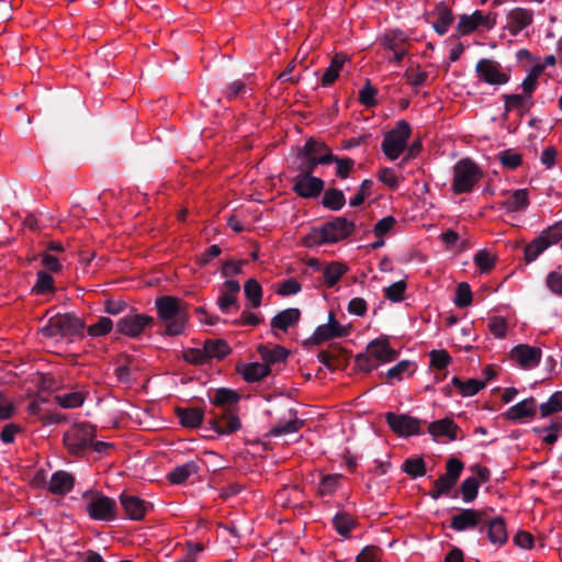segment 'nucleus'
<instances>
[{
	"label": "nucleus",
	"instance_id": "obj_49",
	"mask_svg": "<svg viewBox=\"0 0 562 562\" xmlns=\"http://www.w3.org/2000/svg\"><path fill=\"white\" fill-rule=\"evenodd\" d=\"M474 263L482 273H487L496 266V258L486 249L479 250L474 255Z\"/></svg>",
	"mask_w": 562,
	"mask_h": 562
},
{
	"label": "nucleus",
	"instance_id": "obj_7",
	"mask_svg": "<svg viewBox=\"0 0 562 562\" xmlns=\"http://www.w3.org/2000/svg\"><path fill=\"white\" fill-rule=\"evenodd\" d=\"M95 436V429L87 423L75 424L64 434V445L71 454H81Z\"/></svg>",
	"mask_w": 562,
	"mask_h": 562
},
{
	"label": "nucleus",
	"instance_id": "obj_26",
	"mask_svg": "<svg viewBox=\"0 0 562 562\" xmlns=\"http://www.w3.org/2000/svg\"><path fill=\"white\" fill-rule=\"evenodd\" d=\"M301 318V312L299 308L290 307L279 312L271 318L270 326L273 330L278 329L286 333L290 327H293L299 323Z\"/></svg>",
	"mask_w": 562,
	"mask_h": 562
},
{
	"label": "nucleus",
	"instance_id": "obj_1",
	"mask_svg": "<svg viewBox=\"0 0 562 562\" xmlns=\"http://www.w3.org/2000/svg\"><path fill=\"white\" fill-rule=\"evenodd\" d=\"M155 305L159 319L166 324V335H181L188 323L189 304L181 299L164 295L156 299Z\"/></svg>",
	"mask_w": 562,
	"mask_h": 562
},
{
	"label": "nucleus",
	"instance_id": "obj_40",
	"mask_svg": "<svg viewBox=\"0 0 562 562\" xmlns=\"http://www.w3.org/2000/svg\"><path fill=\"white\" fill-rule=\"evenodd\" d=\"M452 384L459 390L462 396H473L485 387V382L477 379L461 381L458 376L452 379Z\"/></svg>",
	"mask_w": 562,
	"mask_h": 562
},
{
	"label": "nucleus",
	"instance_id": "obj_22",
	"mask_svg": "<svg viewBox=\"0 0 562 562\" xmlns=\"http://www.w3.org/2000/svg\"><path fill=\"white\" fill-rule=\"evenodd\" d=\"M379 364L391 362L396 359L397 352L394 350L386 339H374L366 350Z\"/></svg>",
	"mask_w": 562,
	"mask_h": 562
},
{
	"label": "nucleus",
	"instance_id": "obj_57",
	"mask_svg": "<svg viewBox=\"0 0 562 562\" xmlns=\"http://www.w3.org/2000/svg\"><path fill=\"white\" fill-rule=\"evenodd\" d=\"M540 236L547 240L549 247L562 240V221L555 222L540 233Z\"/></svg>",
	"mask_w": 562,
	"mask_h": 562
},
{
	"label": "nucleus",
	"instance_id": "obj_55",
	"mask_svg": "<svg viewBox=\"0 0 562 562\" xmlns=\"http://www.w3.org/2000/svg\"><path fill=\"white\" fill-rule=\"evenodd\" d=\"M407 284L404 280L397 281L384 289V296L391 302H402L405 297Z\"/></svg>",
	"mask_w": 562,
	"mask_h": 562
},
{
	"label": "nucleus",
	"instance_id": "obj_9",
	"mask_svg": "<svg viewBox=\"0 0 562 562\" xmlns=\"http://www.w3.org/2000/svg\"><path fill=\"white\" fill-rule=\"evenodd\" d=\"M154 317L146 314L132 313L121 317L116 323V331L130 338H137L154 326Z\"/></svg>",
	"mask_w": 562,
	"mask_h": 562
},
{
	"label": "nucleus",
	"instance_id": "obj_8",
	"mask_svg": "<svg viewBox=\"0 0 562 562\" xmlns=\"http://www.w3.org/2000/svg\"><path fill=\"white\" fill-rule=\"evenodd\" d=\"M476 77L480 81L492 85L502 86L509 81L510 71L504 68L498 61L482 58L475 66Z\"/></svg>",
	"mask_w": 562,
	"mask_h": 562
},
{
	"label": "nucleus",
	"instance_id": "obj_21",
	"mask_svg": "<svg viewBox=\"0 0 562 562\" xmlns=\"http://www.w3.org/2000/svg\"><path fill=\"white\" fill-rule=\"evenodd\" d=\"M504 196L505 199L501 202V207L509 213L525 211L530 204L527 189H517L512 192H506Z\"/></svg>",
	"mask_w": 562,
	"mask_h": 562
},
{
	"label": "nucleus",
	"instance_id": "obj_58",
	"mask_svg": "<svg viewBox=\"0 0 562 562\" xmlns=\"http://www.w3.org/2000/svg\"><path fill=\"white\" fill-rule=\"evenodd\" d=\"M498 158L501 164L508 169H516L522 162L521 155L512 149L501 151Z\"/></svg>",
	"mask_w": 562,
	"mask_h": 562
},
{
	"label": "nucleus",
	"instance_id": "obj_34",
	"mask_svg": "<svg viewBox=\"0 0 562 562\" xmlns=\"http://www.w3.org/2000/svg\"><path fill=\"white\" fill-rule=\"evenodd\" d=\"M239 398L240 395L236 391L222 387L216 390L215 395L211 398V403L214 406L226 411L231 409L233 405H236Z\"/></svg>",
	"mask_w": 562,
	"mask_h": 562
},
{
	"label": "nucleus",
	"instance_id": "obj_53",
	"mask_svg": "<svg viewBox=\"0 0 562 562\" xmlns=\"http://www.w3.org/2000/svg\"><path fill=\"white\" fill-rule=\"evenodd\" d=\"M113 329V322L109 317H100L95 324L90 325L87 328V333L91 337L105 336Z\"/></svg>",
	"mask_w": 562,
	"mask_h": 562
},
{
	"label": "nucleus",
	"instance_id": "obj_29",
	"mask_svg": "<svg viewBox=\"0 0 562 562\" xmlns=\"http://www.w3.org/2000/svg\"><path fill=\"white\" fill-rule=\"evenodd\" d=\"M347 358V351L338 345H330L326 350H322L317 355V359L329 370H334L340 366V360Z\"/></svg>",
	"mask_w": 562,
	"mask_h": 562
},
{
	"label": "nucleus",
	"instance_id": "obj_50",
	"mask_svg": "<svg viewBox=\"0 0 562 562\" xmlns=\"http://www.w3.org/2000/svg\"><path fill=\"white\" fill-rule=\"evenodd\" d=\"M456 483V481L442 474L434 482L432 490L429 494L434 499H438L440 496L448 494Z\"/></svg>",
	"mask_w": 562,
	"mask_h": 562
},
{
	"label": "nucleus",
	"instance_id": "obj_56",
	"mask_svg": "<svg viewBox=\"0 0 562 562\" xmlns=\"http://www.w3.org/2000/svg\"><path fill=\"white\" fill-rule=\"evenodd\" d=\"M491 334L498 339L505 338L507 335L508 324L503 316H493L487 324Z\"/></svg>",
	"mask_w": 562,
	"mask_h": 562
},
{
	"label": "nucleus",
	"instance_id": "obj_36",
	"mask_svg": "<svg viewBox=\"0 0 562 562\" xmlns=\"http://www.w3.org/2000/svg\"><path fill=\"white\" fill-rule=\"evenodd\" d=\"M346 59H347L346 56L342 54H336L331 58L330 65L328 66V68L325 70V72L322 76V79H321L322 86L328 87L336 81V79L338 78V76L344 67Z\"/></svg>",
	"mask_w": 562,
	"mask_h": 562
},
{
	"label": "nucleus",
	"instance_id": "obj_32",
	"mask_svg": "<svg viewBox=\"0 0 562 562\" xmlns=\"http://www.w3.org/2000/svg\"><path fill=\"white\" fill-rule=\"evenodd\" d=\"M247 382H258L270 374L271 370L268 364L260 362H251L243 364L237 369Z\"/></svg>",
	"mask_w": 562,
	"mask_h": 562
},
{
	"label": "nucleus",
	"instance_id": "obj_11",
	"mask_svg": "<svg viewBox=\"0 0 562 562\" xmlns=\"http://www.w3.org/2000/svg\"><path fill=\"white\" fill-rule=\"evenodd\" d=\"M486 512L487 508H463L451 517L450 528L458 532L471 529H479L480 532H483V524L485 521Z\"/></svg>",
	"mask_w": 562,
	"mask_h": 562
},
{
	"label": "nucleus",
	"instance_id": "obj_51",
	"mask_svg": "<svg viewBox=\"0 0 562 562\" xmlns=\"http://www.w3.org/2000/svg\"><path fill=\"white\" fill-rule=\"evenodd\" d=\"M403 471L412 477H419L426 474V463L422 458L406 459L403 463Z\"/></svg>",
	"mask_w": 562,
	"mask_h": 562
},
{
	"label": "nucleus",
	"instance_id": "obj_33",
	"mask_svg": "<svg viewBox=\"0 0 562 562\" xmlns=\"http://www.w3.org/2000/svg\"><path fill=\"white\" fill-rule=\"evenodd\" d=\"M301 150L304 151L305 156L314 157L315 159L328 158L327 165L334 162V155L329 147L325 143L315 140L314 138L306 140Z\"/></svg>",
	"mask_w": 562,
	"mask_h": 562
},
{
	"label": "nucleus",
	"instance_id": "obj_30",
	"mask_svg": "<svg viewBox=\"0 0 562 562\" xmlns=\"http://www.w3.org/2000/svg\"><path fill=\"white\" fill-rule=\"evenodd\" d=\"M203 347L207 362L213 359L221 361L232 352L229 345L224 339H206Z\"/></svg>",
	"mask_w": 562,
	"mask_h": 562
},
{
	"label": "nucleus",
	"instance_id": "obj_39",
	"mask_svg": "<svg viewBox=\"0 0 562 562\" xmlns=\"http://www.w3.org/2000/svg\"><path fill=\"white\" fill-rule=\"evenodd\" d=\"M86 396L80 391L60 393L54 396V401L63 408H77L85 403Z\"/></svg>",
	"mask_w": 562,
	"mask_h": 562
},
{
	"label": "nucleus",
	"instance_id": "obj_3",
	"mask_svg": "<svg viewBox=\"0 0 562 562\" xmlns=\"http://www.w3.org/2000/svg\"><path fill=\"white\" fill-rule=\"evenodd\" d=\"M85 330V322L75 314H57L50 317L47 324L42 328L45 337H61L72 340L74 338H82Z\"/></svg>",
	"mask_w": 562,
	"mask_h": 562
},
{
	"label": "nucleus",
	"instance_id": "obj_60",
	"mask_svg": "<svg viewBox=\"0 0 562 562\" xmlns=\"http://www.w3.org/2000/svg\"><path fill=\"white\" fill-rule=\"evenodd\" d=\"M183 359L188 363L194 366H202L207 363V359L205 356L204 347L200 348H189L183 351Z\"/></svg>",
	"mask_w": 562,
	"mask_h": 562
},
{
	"label": "nucleus",
	"instance_id": "obj_38",
	"mask_svg": "<svg viewBox=\"0 0 562 562\" xmlns=\"http://www.w3.org/2000/svg\"><path fill=\"white\" fill-rule=\"evenodd\" d=\"M549 248V244L547 240L539 235L536 238H533L530 243H528L525 246L524 249V260L525 262L531 263L535 261L543 251H546Z\"/></svg>",
	"mask_w": 562,
	"mask_h": 562
},
{
	"label": "nucleus",
	"instance_id": "obj_24",
	"mask_svg": "<svg viewBox=\"0 0 562 562\" xmlns=\"http://www.w3.org/2000/svg\"><path fill=\"white\" fill-rule=\"evenodd\" d=\"M75 485V477L66 471H56L53 473L47 490L54 495H66Z\"/></svg>",
	"mask_w": 562,
	"mask_h": 562
},
{
	"label": "nucleus",
	"instance_id": "obj_59",
	"mask_svg": "<svg viewBox=\"0 0 562 562\" xmlns=\"http://www.w3.org/2000/svg\"><path fill=\"white\" fill-rule=\"evenodd\" d=\"M430 366L438 370H443L451 362L450 355L445 350H431L429 352Z\"/></svg>",
	"mask_w": 562,
	"mask_h": 562
},
{
	"label": "nucleus",
	"instance_id": "obj_19",
	"mask_svg": "<svg viewBox=\"0 0 562 562\" xmlns=\"http://www.w3.org/2000/svg\"><path fill=\"white\" fill-rule=\"evenodd\" d=\"M240 291V284L236 280H226L217 297V305L223 313H228L232 308L238 310L237 296Z\"/></svg>",
	"mask_w": 562,
	"mask_h": 562
},
{
	"label": "nucleus",
	"instance_id": "obj_44",
	"mask_svg": "<svg viewBox=\"0 0 562 562\" xmlns=\"http://www.w3.org/2000/svg\"><path fill=\"white\" fill-rule=\"evenodd\" d=\"M333 525L340 536L348 537L357 526V520L350 514L340 512L334 517Z\"/></svg>",
	"mask_w": 562,
	"mask_h": 562
},
{
	"label": "nucleus",
	"instance_id": "obj_15",
	"mask_svg": "<svg viewBox=\"0 0 562 562\" xmlns=\"http://www.w3.org/2000/svg\"><path fill=\"white\" fill-rule=\"evenodd\" d=\"M492 508H487L485 521L483 524V532L486 531L487 539L491 543L503 546L508 540L506 522L501 516L492 517Z\"/></svg>",
	"mask_w": 562,
	"mask_h": 562
},
{
	"label": "nucleus",
	"instance_id": "obj_31",
	"mask_svg": "<svg viewBox=\"0 0 562 562\" xmlns=\"http://www.w3.org/2000/svg\"><path fill=\"white\" fill-rule=\"evenodd\" d=\"M176 415L183 427L198 428L203 422L204 411L199 407H178L176 408Z\"/></svg>",
	"mask_w": 562,
	"mask_h": 562
},
{
	"label": "nucleus",
	"instance_id": "obj_35",
	"mask_svg": "<svg viewBox=\"0 0 562 562\" xmlns=\"http://www.w3.org/2000/svg\"><path fill=\"white\" fill-rule=\"evenodd\" d=\"M198 471V463L195 461H190L176 467L171 472L168 473L167 479L172 484H181Z\"/></svg>",
	"mask_w": 562,
	"mask_h": 562
},
{
	"label": "nucleus",
	"instance_id": "obj_52",
	"mask_svg": "<svg viewBox=\"0 0 562 562\" xmlns=\"http://www.w3.org/2000/svg\"><path fill=\"white\" fill-rule=\"evenodd\" d=\"M479 487V482L474 476L465 479L460 486L462 499L465 503L473 502L477 496Z\"/></svg>",
	"mask_w": 562,
	"mask_h": 562
},
{
	"label": "nucleus",
	"instance_id": "obj_54",
	"mask_svg": "<svg viewBox=\"0 0 562 562\" xmlns=\"http://www.w3.org/2000/svg\"><path fill=\"white\" fill-rule=\"evenodd\" d=\"M544 70V66H533L521 83V88L526 95L530 97L536 90L538 78Z\"/></svg>",
	"mask_w": 562,
	"mask_h": 562
},
{
	"label": "nucleus",
	"instance_id": "obj_4",
	"mask_svg": "<svg viewBox=\"0 0 562 562\" xmlns=\"http://www.w3.org/2000/svg\"><path fill=\"white\" fill-rule=\"evenodd\" d=\"M481 168L470 158H463L453 166L452 191L456 194L471 192L482 179Z\"/></svg>",
	"mask_w": 562,
	"mask_h": 562
},
{
	"label": "nucleus",
	"instance_id": "obj_12",
	"mask_svg": "<svg viewBox=\"0 0 562 562\" xmlns=\"http://www.w3.org/2000/svg\"><path fill=\"white\" fill-rule=\"evenodd\" d=\"M381 45L385 50L392 53L387 60L396 65L402 63L411 47L409 38L401 31H392L384 34L381 37Z\"/></svg>",
	"mask_w": 562,
	"mask_h": 562
},
{
	"label": "nucleus",
	"instance_id": "obj_28",
	"mask_svg": "<svg viewBox=\"0 0 562 562\" xmlns=\"http://www.w3.org/2000/svg\"><path fill=\"white\" fill-rule=\"evenodd\" d=\"M431 14L437 16V20L432 23L435 31L439 35L446 34L454 21L452 10L441 1L436 5Z\"/></svg>",
	"mask_w": 562,
	"mask_h": 562
},
{
	"label": "nucleus",
	"instance_id": "obj_20",
	"mask_svg": "<svg viewBox=\"0 0 562 562\" xmlns=\"http://www.w3.org/2000/svg\"><path fill=\"white\" fill-rule=\"evenodd\" d=\"M210 424L220 435L233 434L240 427L239 418L231 409L223 411L221 415L214 414Z\"/></svg>",
	"mask_w": 562,
	"mask_h": 562
},
{
	"label": "nucleus",
	"instance_id": "obj_14",
	"mask_svg": "<svg viewBox=\"0 0 562 562\" xmlns=\"http://www.w3.org/2000/svg\"><path fill=\"white\" fill-rule=\"evenodd\" d=\"M542 358V350L536 346L519 344L509 352V359L519 368L531 370L539 366Z\"/></svg>",
	"mask_w": 562,
	"mask_h": 562
},
{
	"label": "nucleus",
	"instance_id": "obj_5",
	"mask_svg": "<svg viewBox=\"0 0 562 562\" xmlns=\"http://www.w3.org/2000/svg\"><path fill=\"white\" fill-rule=\"evenodd\" d=\"M411 134L412 128L408 122L400 120L396 122L395 126L384 135L381 149L387 159L396 160L405 151Z\"/></svg>",
	"mask_w": 562,
	"mask_h": 562
},
{
	"label": "nucleus",
	"instance_id": "obj_2",
	"mask_svg": "<svg viewBox=\"0 0 562 562\" xmlns=\"http://www.w3.org/2000/svg\"><path fill=\"white\" fill-rule=\"evenodd\" d=\"M355 223L346 217H336L318 228H314L305 238L308 247L319 246L327 243L340 241L355 232Z\"/></svg>",
	"mask_w": 562,
	"mask_h": 562
},
{
	"label": "nucleus",
	"instance_id": "obj_43",
	"mask_svg": "<svg viewBox=\"0 0 562 562\" xmlns=\"http://www.w3.org/2000/svg\"><path fill=\"white\" fill-rule=\"evenodd\" d=\"M290 414L293 415V417L291 419H289L285 423H279V424L274 425L273 427H271L270 434L272 436L279 437L282 435L296 432L303 427L304 423H303V420L299 419L295 416V412L291 411Z\"/></svg>",
	"mask_w": 562,
	"mask_h": 562
},
{
	"label": "nucleus",
	"instance_id": "obj_13",
	"mask_svg": "<svg viewBox=\"0 0 562 562\" xmlns=\"http://www.w3.org/2000/svg\"><path fill=\"white\" fill-rule=\"evenodd\" d=\"M385 420L391 430L400 437H408L420 432V420L406 414H385Z\"/></svg>",
	"mask_w": 562,
	"mask_h": 562
},
{
	"label": "nucleus",
	"instance_id": "obj_64",
	"mask_svg": "<svg viewBox=\"0 0 562 562\" xmlns=\"http://www.w3.org/2000/svg\"><path fill=\"white\" fill-rule=\"evenodd\" d=\"M548 289L555 295H562V273L559 271H551L546 278Z\"/></svg>",
	"mask_w": 562,
	"mask_h": 562
},
{
	"label": "nucleus",
	"instance_id": "obj_23",
	"mask_svg": "<svg viewBox=\"0 0 562 562\" xmlns=\"http://www.w3.org/2000/svg\"><path fill=\"white\" fill-rule=\"evenodd\" d=\"M533 14L531 10L516 8L507 16V29L512 35H517L524 29L532 23Z\"/></svg>",
	"mask_w": 562,
	"mask_h": 562
},
{
	"label": "nucleus",
	"instance_id": "obj_18",
	"mask_svg": "<svg viewBox=\"0 0 562 562\" xmlns=\"http://www.w3.org/2000/svg\"><path fill=\"white\" fill-rule=\"evenodd\" d=\"M121 505L127 518L132 520H142L147 512L151 509V505L138 496L122 494L120 496Z\"/></svg>",
	"mask_w": 562,
	"mask_h": 562
},
{
	"label": "nucleus",
	"instance_id": "obj_46",
	"mask_svg": "<svg viewBox=\"0 0 562 562\" xmlns=\"http://www.w3.org/2000/svg\"><path fill=\"white\" fill-rule=\"evenodd\" d=\"M246 299L249 301L251 307L257 308L262 302V288L256 279H249L244 285Z\"/></svg>",
	"mask_w": 562,
	"mask_h": 562
},
{
	"label": "nucleus",
	"instance_id": "obj_61",
	"mask_svg": "<svg viewBox=\"0 0 562 562\" xmlns=\"http://www.w3.org/2000/svg\"><path fill=\"white\" fill-rule=\"evenodd\" d=\"M404 77L408 85L418 87L425 83L428 78V74L419 69V67H409L406 69Z\"/></svg>",
	"mask_w": 562,
	"mask_h": 562
},
{
	"label": "nucleus",
	"instance_id": "obj_17",
	"mask_svg": "<svg viewBox=\"0 0 562 562\" xmlns=\"http://www.w3.org/2000/svg\"><path fill=\"white\" fill-rule=\"evenodd\" d=\"M348 335L349 328L340 325L334 313H329L328 323L319 325L311 339L315 345H321L333 338L346 337Z\"/></svg>",
	"mask_w": 562,
	"mask_h": 562
},
{
	"label": "nucleus",
	"instance_id": "obj_47",
	"mask_svg": "<svg viewBox=\"0 0 562 562\" xmlns=\"http://www.w3.org/2000/svg\"><path fill=\"white\" fill-rule=\"evenodd\" d=\"M341 474L324 475L318 485V494L322 496L334 494L340 486Z\"/></svg>",
	"mask_w": 562,
	"mask_h": 562
},
{
	"label": "nucleus",
	"instance_id": "obj_25",
	"mask_svg": "<svg viewBox=\"0 0 562 562\" xmlns=\"http://www.w3.org/2000/svg\"><path fill=\"white\" fill-rule=\"evenodd\" d=\"M459 430L460 427L454 423L453 419L448 417L435 420L428 426V432L434 438L447 437L451 441L458 439Z\"/></svg>",
	"mask_w": 562,
	"mask_h": 562
},
{
	"label": "nucleus",
	"instance_id": "obj_10",
	"mask_svg": "<svg viewBox=\"0 0 562 562\" xmlns=\"http://www.w3.org/2000/svg\"><path fill=\"white\" fill-rule=\"evenodd\" d=\"M497 13L490 11L483 13L480 10L474 11L472 14H462L459 19L457 31L460 35H468L482 27L484 30H492L496 24Z\"/></svg>",
	"mask_w": 562,
	"mask_h": 562
},
{
	"label": "nucleus",
	"instance_id": "obj_62",
	"mask_svg": "<svg viewBox=\"0 0 562 562\" xmlns=\"http://www.w3.org/2000/svg\"><path fill=\"white\" fill-rule=\"evenodd\" d=\"M301 289V283L296 279L290 278L278 284L276 293L281 296H289L299 293Z\"/></svg>",
	"mask_w": 562,
	"mask_h": 562
},
{
	"label": "nucleus",
	"instance_id": "obj_63",
	"mask_svg": "<svg viewBox=\"0 0 562 562\" xmlns=\"http://www.w3.org/2000/svg\"><path fill=\"white\" fill-rule=\"evenodd\" d=\"M357 562H380L381 549L376 546H367L357 555Z\"/></svg>",
	"mask_w": 562,
	"mask_h": 562
},
{
	"label": "nucleus",
	"instance_id": "obj_6",
	"mask_svg": "<svg viewBox=\"0 0 562 562\" xmlns=\"http://www.w3.org/2000/svg\"><path fill=\"white\" fill-rule=\"evenodd\" d=\"M87 499L86 510L93 520L112 521L117 516L116 502L100 492H87L83 494Z\"/></svg>",
	"mask_w": 562,
	"mask_h": 562
},
{
	"label": "nucleus",
	"instance_id": "obj_45",
	"mask_svg": "<svg viewBox=\"0 0 562 562\" xmlns=\"http://www.w3.org/2000/svg\"><path fill=\"white\" fill-rule=\"evenodd\" d=\"M258 352L267 363L285 361L289 356V351L281 346H274L273 348L259 346Z\"/></svg>",
	"mask_w": 562,
	"mask_h": 562
},
{
	"label": "nucleus",
	"instance_id": "obj_27",
	"mask_svg": "<svg viewBox=\"0 0 562 562\" xmlns=\"http://www.w3.org/2000/svg\"><path fill=\"white\" fill-rule=\"evenodd\" d=\"M536 413H537L536 400L533 397H528V398L513 405L512 407H509L505 413V417L508 420L519 422L526 417H529V418L533 417L536 415Z\"/></svg>",
	"mask_w": 562,
	"mask_h": 562
},
{
	"label": "nucleus",
	"instance_id": "obj_41",
	"mask_svg": "<svg viewBox=\"0 0 562 562\" xmlns=\"http://www.w3.org/2000/svg\"><path fill=\"white\" fill-rule=\"evenodd\" d=\"M347 272V267L340 262H331L323 270L324 284L327 288H333L337 284L340 278Z\"/></svg>",
	"mask_w": 562,
	"mask_h": 562
},
{
	"label": "nucleus",
	"instance_id": "obj_37",
	"mask_svg": "<svg viewBox=\"0 0 562 562\" xmlns=\"http://www.w3.org/2000/svg\"><path fill=\"white\" fill-rule=\"evenodd\" d=\"M299 164L296 166L297 175L313 176L315 168L318 165H327L328 158L315 159L314 157L305 156L303 150L297 154Z\"/></svg>",
	"mask_w": 562,
	"mask_h": 562
},
{
	"label": "nucleus",
	"instance_id": "obj_16",
	"mask_svg": "<svg viewBox=\"0 0 562 562\" xmlns=\"http://www.w3.org/2000/svg\"><path fill=\"white\" fill-rule=\"evenodd\" d=\"M293 191L304 199L317 198L324 190V181L314 176L295 175L292 179Z\"/></svg>",
	"mask_w": 562,
	"mask_h": 562
},
{
	"label": "nucleus",
	"instance_id": "obj_48",
	"mask_svg": "<svg viewBox=\"0 0 562 562\" xmlns=\"http://www.w3.org/2000/svg\"><path fill=\"white\" fill-rule=\"evenodd\" d=\"M36 283L33 286V292L43 295L53 293L55 291L53 277L44 270H41L36 274Z\"/></svg>",
	"mask_w": 562,
	"mask_h": 562
},
{
	"label": "nucleus",
	"instance_id": "obj_42",
	"mask_svg": "<svg viewBox=\"0 0 562 562\" xmlns=\"http://www.w3.org/2000/svg\"><path fill=\"white\" fill-rule=\"evenodd\" d=\"M346 199L341 190L331 188L325 191L322 200L324 207L331 211H339L344 207Z\"/></svg>",
	"mask_w": 562,
	"mask_h": 562
}]
</instances>
